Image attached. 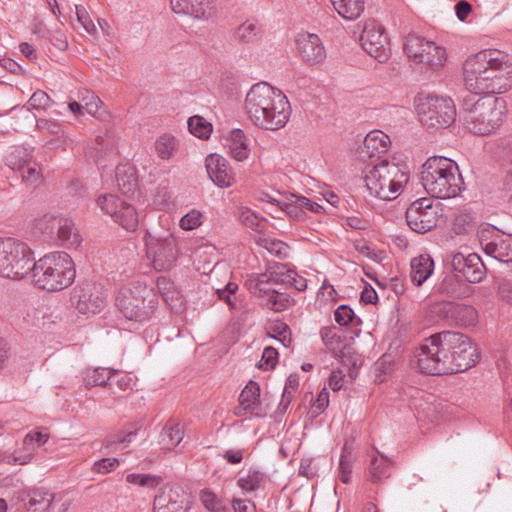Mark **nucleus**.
<instances>
[{
	"mask_svg": "<svg viewBox=\"0 0 512 512\" xmlns=\"http://www.w3.org/2000/svg\"><path fill=\"white\" fill-rule=\"evenodd\" d=\"M416 357L421 373L448 375L473 367L479 359V354L466 335L442 331L427 338Z\"/></svg>",
	"mask_w": 512,
	"mask_h": 512,
	"instance_id": "nucleus-1",
	"label": "nucleus"
},
{
	"mask_svg": "<svg viewBox=\"0 0 512 512\" xmlns=\"http://www.w3.org/2000/svg\"><path fill=\"white\" fill-rule=\"evenodd\" d=\"M466 88L473 94L494 95L510 89L509 56L497 49H485L464 63Z\"/></svg>",
	"mask_w": 512,
	"mask_h": 512,
	"instance_id": "nucleus-2",
	"label": "nucleus"
},
{
	"mask_svg": "<svg viewBox=\"0 0 512 512\" xmlns=\"http://www.w3.org/2000/svg\"><path fill=\"white\" fill-rule=\"evenodd\" d=\"M506 113L504 99L494 95L464 98L462 103L463 125L470 133L488 136L503 124Z\"/></svg>",
	"mask_w": 512,
	"mask_h": 512,
	"instance_id": "nucleus-3",
	"label": "nucleus"
},
{
	"mask_svg": "<svg viewBox=\"0 0 512 512\" xmlns=\"http://www.w3.org/2000/svg\"><path fill=\"white\" fill-rule=\"evenodd\" d=\"M420 179L425 191L437 199L457 197L464 184L457 163L443 156L429 157L421 167Z\"/></svg>",
	"mask_w": 512,
	"mask_h": 512,
	"instance_id": "nucleus-4",
	"label": "nucleus"
},
{
	"mask_svg": "<svg viewBox=\"0 0 512 512\" xmlns=\"http://www.w3.org/2000/svg\"><path fill=\"white\" fill-rule=\"evenodd\" d=\"M34 284L49 292L62 291L75 280L76 269L71 256L63 251H55L32 263Z\"/></svg>",
	"mask_w": 512,
	"mask_h": 512,
	"instance_id": "nucleus-5",
	"label": "nucleus"
},
{
	"mask_svg": "<svg viewBox=\"0 0 512 512\" xmlns=\"http://www.w3.org/2000/svg\"><path fill=\"white\" fill-rule=\"evenodd\" d=\"M409 170L403 163L381 160L365 169V184L372 195L382 200L396 199L409 182Z\"/></svg>",
	"mask_w": 512,
	"mask_h": 512,
	"instance_id": "nucleus-6",
	"label": "nucleus"
},
{
	"mask_svg": "<svg viewBox=\"0 0 512 512\" xmlns=\"http://www.w3.org/2000/svg\"><path fill=\"white\" fill-rule=\"evenodd\" d=\"M116 305L129 321L142 323L148 321L158 306L153 288L144 284H135L122 289L116 298Z\"/></svg>",
	"mask_w": 512,
	"mask_h": 512,
	"instance_id": "nucleus-7",
	"label": "nucleus"
},
{
	"mask_svg": "<svg viewBox=\"0 0 512 512\" xmlns=\"http://www.w3.org/2000/svg\"><path fill=\"white\" fill-rule=\"evenodd\" d=\"M33 261L34 253L27 243L14 237L0 238V276L21 280L31 272Z\"/></svg>",
	"mask_w": 512,
	"mask_h": 512,
	"instance_id": "nucleus-8",
	"label": "nucleus"
},
{
	"mask_svg": "<svg viewBox=\"0 0 512 512\" xmlns=\"http://www.w3.org/2000/svg\"><path fill=\"white\" fill-rule=\"evenodd\" d=\"M258 108L262 111V128L271 131L284 127L291 113L287 97L267 82H258Z\"/></svg>",
	"mask_w": 512,
	"mask_h": 512,
	"instance_id": "nucleus-9",
	"label": "nucleus"
},
{
	"mask_svg": "<svg viewBox=\"0 0 512 512\" xmlns=\"http://www.w3.org/2000/svg\"><path fill=\"white\" fill-rule=\"evenodd\" d=\"M33 227L45 238L68 249L77 248L82 242L74 221L62 214H43L34 219Z\"/></svg>",
	"mask_w": 512,
	"mask_h": 512,
	"instance_id": "nucleus-10",
	"label": "nucleus"
},
{
	"mask_svg": "<svg viewBox=\"0 0 512 512\" xmlns=\"http://www.w3.org/2000/svg\"><path fill=\"white\" fill-rule=\"evenodd\" d=\"M417 114L423 126L440 129L450 126L456 117L454 102L449 97L426 95L417 99Z\"/></svg>",
	"mask_w": 512,
	"mask_h": 512,
	"instance_id": "nucleus-11",
	"label": "nucleus"
},
{
	"mask_svg": "<svg viewBox=\"0 0 512 512\" xmlns=\"http://www.w3.org/2000/svg\"><path fill=\"white\" fill-rule=\"evenodd\" d=\"M403 49L411 62L431 70L440 69L447 61V52L443 46L416 33H409L404 38Z\"/></svg>",
	"mask_w": 512,
	"mask_h": 512,
	"instance_id": "nucleus-12",
	"label": "nucleus"
},
{
	"mask_svg": "<svg viewBox=\"0 0 512 512\" xmlns=\"http://www.w3.org/2000/svg\"><path fill=\"white\" fill-rule=\"evenodd\" d=\"M146 256L157 271H167L176 264L179 249L172 233H152L147 231L144 236Z\"/></svg>",
	"mask_w": 512,
	"mask_h": 512,
	"instance_id": "nucleus-13",
	"label": "nucleus"
},
{
	"mask_svg": "<svg viewBox=\"0 0 512 512\" xmlns=\"http://www.w3.org/2000/svg\"><path fill=\"white\" fill-rule=\"evenodd\" d=\"M71 303L84 315L99 313L106 304V296L100 285L85 281L76 285L72 291Z\"/></svg>",
	"mask_w": 512,
	"mask_h": 512,
	"instance_id": "nucleus-14",
	"label": "nucleus"
},
{
	"mask_svg": "<svg viewBox=\"0 0 512 512\" xmlns=\"http://www.w3.org/2000/svg\"><path fill=\"white\" fill-rule=\"evenodd\" d=\"M360 42L363 49L379 63L390 57V42L384 27L376 20H367L364 24Z\"/></svg>",
	"mask_w": 512,
	"mask_h": 512,
	"instance_id": "nucleus-15",
	"label": "nucleus"
},
{
	"mask_svg": "<svg viewBox=\"0 0 512 512\" xmlns=\"http://www.w3.org/2000/svg\"><path fill=\"white\" fill-rule=\"evenodd\" d=\"M406 222L411 230L423 234L437 226L439 208L429 198H420L406 210Z\"/></svg>",
	"mask_w": 512,
	"mask_h": 512,
	"instance_id": "nucleus-16",
	"label": "nucleus"
},
{
	"mask_svg": "<svg viewBox=\"0 0 512 512\" xmlns=\"http://www.w3.org/2000/svg\"><path fill=\"white\" fill-rule=\"evenodd\" d=\"M97 206L109 214L115 222L128 231H133L138 225V215L135 208L122 201L114 194H103L97 198Z\"/></svg>",
	"mask_w": 512,
	"mask_h": 512,
	"instance_id": "nucleus-17",
	"label": "nucleus"
},
{
	"mask_svg": "<svg viewBox=\"0 0 512 512\" xmlns=\"http://www.w3.org/2000/svg\"><path fill=\"white\" fill-rule=\"evenodd\" d=\"M295 41L297 52L307 65H318L326 59V50L318 35L301 32Z\"/></svg>",
	"mask_w": 512,
	"mask_h": 512,
	"instance_id": "nucleus-18",
	"label": "nucleus"
},
{
	"mask_svg": "<svg viewBox=\"0 0 512 512\" xmlns=\"http://www.w3.org/2000/svg\"><path fill=\"white\" fill-rule=\"evenodd\" d=\"M261 283H290L298 291H304L307 288L306 279L298 276L283 263L268 264L264 272L258 273V285Z\"/></svg>",
	"mask_w": 512,
	"mask_h": 512,
	"instance_id": "nucleus-19",
	"label": "nucleus"
},
{
	"mask_svg": "<svg viewBox=\"0 0 512 512\" xmlns=\"http://www.w3.org/2000/svg\"><path fill=\"white\" fill-rule=\"evenodd\" d=\"M186 500L187 495L181 486L166 485L154 497L153 510L154 512H187Z\"/></svg>",
	"mask_w": 512,
	"mask_h": 512,
	"instance_id": "nucleus-20",
	"label": "nucleus"
},
{
	"mask_svg": "<svg viewBox=\"0 0 512 512\" xmlns=\"http://www.w3.org/2000/svg\"><path fill=\"white\" fill-rule=\"evenodd\" d=\"M480 243L488 256L503 263L512 262V234L497 231L489 238L483 234Z\"/></svg>",
	"mask_w": 512,
	"mask_h": 512,
	"instance_id": "nucleus-21",
	"label": "nucleus"
},
{
	"mask_svg": "<svg viewBox=\"0 0 512 512\" xmlns=\"http://www.w3.org/2000/svg\"><path fill=\"white\" fill-rule=\"evenodd\" d=\"M205 167L210 180L219 188H228L234 182V172L228 160L220 154L211 153L205 158Z\"/></svg>",
	"mask_w": 512,
	"mask_h": 512,
	"instance_id": "nucleus-22",
	"label": "nucleus"
},
{
	"mask_svg": "<svg viewBox=\"0 0 512 512\" xmlns=\"http://www.w3.org/2000/svg\"><path fill=\"white\" fill-rule=\"evenodd\" d=\"M452 266L469 283H479L485 275L484 264L480 256L475 253H470L467 256L462 253L453 255Z\"/></svg>",
	"mask_w": 512,
	"mask_h": 512,
	"instance_id": "nucleus-23",
	"label": "nucleus"
},
{
	"mask_svg": "<svg viewBox=\"0 0 512 512\" xmlns=\"http://www.w3.org/2000/svg\"><path fill=\"white\" fill-rule=\"evenodd\" d=\"M390 144V138L380 130H373L367 133L360 146L359 155L362 159L380 157L386 153Z\"/></svg>",
	"mask_w": 512,
	"mask_h": 512,
	"instance_id": "nucleus-24",
	"label": "nucleus"
},
{
	"mask_svg": "<svg viewBox=\"0 0 512 512\" xmlns=\"http://www.w3.org/2000/svg\"><path fill=\"white\" fill-rule=\"evenodd\" d=\"M261 283L258 285V305L274 312H282L291 305V298L288 294L279 292L273 288H266Z\"/></svg>",
	"mask_w": 512,
	"mask_h": 512,
	"instance_id": "nucleus-25",
	"label": "nucleus"
},
{
	"mask_svg": "<svg viewBox=\"0 0 512 512\" xmlns=\"http://www.w3.org/2000/svg\"><path fill=\"white\" fill-rule=\"evenodd\" d=\"M170 4L175 13L190 15L198 20L207 19L212 12L211 0H170Z\"/></svg>",
	"mask_w": 512,
	"mask_h": 512,
	"instance_id": "nucleus-26",
	"label": "nucleus"
},
{
	"mask_svg": "<svg viewBox=\"0 0 512 512\" xmlns=\"http://www.w3.org/2000/svg\"><path fill=\"white\" fill-rule=\"evenodd\" d=\"M289 246L275 238L262 237L258 231V254H261L265 261V268L268 264L276 263L270 261L268 256L275 257L279 260L286 259L289 256Z\"/></svg>",
	"mask_w": 512,
	"mask_h": 512,
	"instance_id": "nucleus-27",
	"label": "nucleus"
},
{
	"mask_svg": "<svg viewBox=\"0 0 512 512\" xmlns=\"http://www.w3.org/2000/svg\"><path fill=\"white\" fill-rule=\"evenodd\" d=\"M225 147L230 156L236 161H244L249 157L250 148L245 133L239 129H233L225 139Z\"/></svg>",
	"mask_w": 512,
	"mask_h": 512,
	"instance_id": "nucleus-28",
	"label": "nucleus"
},
{
	"mask_svg": "<svg viewBox=\"0 0 512 512\" xmlns=\"http://www.w3.org/2000/svg\"><path fill=\"white\" fill-rule=\"evenodd\" d=\"M434 261L425 254L415 257L411 260L410 278L414 285H422L433 273Z\"/></svg>",
	"mask_w": 512,
	"mask_h": 512,
	"instance_id": "nucleus-29",
	"label": "nucleus"
},
{
	"mask_svg": "<svg viewBox=\"0 0 512 512\" xmlns=\"http://www.w3.org/2000/svg\"><path fill=\"white\" fill-rule=\"evenodd\" d=\"M115 178L119 190L123 194L133 193L137 188L135 168L129 164H119L115 169Z\"/></svg>",
	"mask_w": 512,
	"mask_h": 512,
	"instance_id": "nucleus-30",
	"label": "nucleus"
},
{
	"mask_svg": "<svg viewBox=\"0 0 512 512\" xmlns=\"http://www.w3.org/2000/svg\"><path fill=\"white\" fill-rule=\"evenodd\" d=\"M159 293L167 305L172 310L178 311L182 308L183 298L181 293L175 288L173 282L166 277H158L156 282Z\"/></svg>",
	"mask_w": 512,
	"mask_h": 512,
	"instance_id": "nucleus-31",
	"label": "nucleus"
},
{
	"mask_svg": "<svg viewBox=\"0 0 512 512\" xmlns=\"http://www.w3.org/2000/svg\"><path fill=\"white\" fill-rule=\"evenodd\" d=\"M391 475V462L385 456H373L368 468V479L373 483H381Z\"/></svg>",
	"mask_w": 512,
	"mask_h": 512,
	"instance_id": "nucleus-32",
	"label": "nucleus"
},
{
	"mask_svg": "<svg viewBox=\"0 0 512 512\" xmlns=\"http://www.w3.org/2000/svg\"><path fill=\"white\" fill-rule=\"evenodd\" d=\"M477 319L478 312L473 306L453 302L452 323L461 327H469L475 325Z\"/></svg>",
	"mask_w": 512,
	"mask_h": 512,
	"instance_id": "nucleus-33",
	"label": "nucleus"
},
{
	"mask_svg": "<svg viewBox=\"0 0 512 512\" xmlns=\"http://www.w3.org/2000/svg\"><path fill=\"white\" fill-rule=\"evenodd\" d=\"M256 406V382L250 380L241 391L239 405L235 408V415L242 416L247 413L253 414Z\"/></svg>",
	"mask_w": 512,
	"mask_h": 512,
	"instance_id": "nucleus-34",
	"label": "nucleus"
},
{
	"mask_svg": "<svg viewBox=\"0 0 512 512\" xmlns=\"http://www.w3.org/2000/svg\"><path fill=\"white\" fill-rule=\"evenodd\" d=\"M338 14L347 20L357 19L364 11L363 0H331Z\"/></svg>",
	"mask_w": 512,
	"mask_h": 512,
	"instance_id": "nucleus-35",
	"label": "nucleus"
},
{
	"mask_svg": "<svg viewBox=\"0 0 512 512\" xmlns=\"http://www.w3.org/2000/svg\"><path fill=\"white\" fill-rule=\"evenodd\" d=\"M32 155L31 152L25 147H14L6 156H5V165L9 167L11 170L19 172L20 170L25 169L28 165V162L31 160Z\"/></svg>",
	"mask_w": 512,
	"mask_h": 512,
	"instance_id": "nucleus-36",
	"label": "nucleus"
},
{
	"mask_svg": "<svg viewBox=\"0 0 512 512\" xmlns=\"http://www.w3.org/2000/svg\"><path fill=\"white\" fill-rule=\"evenodd\" d=\"M161 443L167 449H172L179 445L184 437L183 427L179 423H167L160 434Z\"/></svg>",
	"mask_w": 512,
	"mask_h": 512,
	"instance_id": "nucleus-37",
	"label": "nucleus"
},
{
	"mask_svg": "<svg viewBox=\"0 0 512 512\" xmlns=\"http://www.w3.org/2000/svg\"><path fill=\"white\" fill-rule=\"evenodd\" d=\"M113 375L112 370L107 368H87L83 372V381L85 386L90 388L93 386L107 385L108 380Z\"/></svg>",
	"mask_w": 512,
	"mask_h": 512,
	"instance_id": "nucleus-38",
	"label": "nucleus"
},
{
	"mask_svg": "<svg viewBox=\"0 0 512 512\" xmlns=\"http://www.w3.org/2000/svg\"><path fill=\"white\" fill-rule=\"evenodd\" d=\"M179 141L170 134H163L155 141V150L157 155L168 160L172 158L178 150Z\"/></svg>",
	"mask_w": 512,
	"mask_h": 512,
	"instance_id": "nucleus-39",
	"label": "nucleus"
},
{
	"mask_svg": "<svg viewBox=\"0 0 512 512\" xmlns=\"http://www.w3.org/2000/svg\"><path fill=\"white\" fill-rule=\"evenodd\" d=\"M187 123L189 132L200 139H208L213 131L212 124L199 115L191 116Z\"/></svg>",
	"mask_w": 512,
	"mask_h": 512,
	"instance_id": "nucleus-40",
	"label": "nucleus"
},
{
	"mask_svg": "<svg viewBox=\"0 0 512 512\" xmlns=\"http://www.w3.org/2000/svg\"><path fill=\"white\" fill-rule=\"evenodd\" d=\"M267 331L272 338L280 341L283 344V346H290L292 342L291 330L286 323L281 321L273 322L272 324L269 325Z\"/></svg>",
	"mask_w": 512,
	"mask_h": 512,
	"instance_id": "nucleus-41",
	"label": "nucleus"
},
{
	"mask_svg": "<svg viewBox=\"0 0 512 512\" xmlns=\"http://www.w3.org/2000/svg\"><path fill=\"white\" fill-rule=\"evenodd\" d=\"M22 182L28 186H37L42 181V172L38 164L33 162L32 159L28 162L25 169L20 170Z\"/></svg>",
	"mask_w": 512,
	"mask_h": 512,
	"instance_id": "nucleus-42",
	"label": "nucleus"
},
{
	"mask_svg": "<svg viewBox=\"0 0 512 512\" xmlns=\"http://www.w3.org/2000/svg\"><path fill=\"white\" fill-rule=\"evenodd\" d=\"M125 479L130 484L149 488L157 487L162 481V478L160 476L139 473H130L126 475Z\"/></svg>",
	"mask_w": 512,
	"mask_h": 512,
	"instance_id": "nucleus-43",
	"label": "nucleus"
},
{
	"mask_svg": "<svg viewBox=\"0 0 512 512\" xmlns=\"http://www.w3.org/2000/svg\"><path fill=\"white\" fill-rule=\"evenodd\" d=\"M54 500V494L44 490H34L29 495L28 505L30 507H39L41 510L48 509Z\"/></svg>",
	"mask_w": 512,
	"mask_h": 512,
	"instance_id": "nucleus-44",
	"label": "nucleus"
},
{
	"mask_svg": "<svg viewBox=\"0 0 512 512\" xmlns=\"http://www.w3.org/2000/svg\"><path fill=\"white\" fill-rule=\"evenodd\" d=\"M320 336L325 346L330 350H336L341 344V336L335 326L323 327L320 330Z\"/></svg>",
	"mask_w": 512,
	"mask_h": 512,
	"instance_id": "nucleus-45",
	"label": "nucleus"
},
{
	"mask_svg": "<svg viewBox=\"0 0 512 512\" xmlns=\"http://www.w3.org/2000/svg\"><path fill=\"white\" fill-rule=\"evenodd\" d=\"M235 40L239 43H252L256 37L255 24L252 21H246L241 24L235 31Z\"/></svg>",
	"mask_w": 512,
	"mask_h": 512,
	"instance_id": "nucleus-46",
	"label": "nucleus"
},
{
	"mask_svg": "<svg viewBox=\"0 0 512 512\" xmlns=\"http://www.w3.org/2000/svg\"><path fill=\"white\" fill-rule=\"evenodd\" d=\"M494 154L512 163V135L501 137L496 141Z\"/></svg>",
	"mask_w": 512,
	"mask_h": 512,
	"instance_id": "nucleus-47",
	"label": "nucleus"
},
{
	"mask_svg": "<svg viewBox=\"0 0 512 512\" xmlns=\"http://www.w3.org/2000/svg\"><path fill=\"white\" fill-rule=\"evenodd\" d=\"M278 351L267 346L264 348L260 361H258V369L271 370L274 369L278 363Z\"/></svg>",
	"mask_w": 512,
	"mask_h": 512,
	"instance_id": "nucleus-48",
	"label": "nucleus"
},
{
	"mask_svg": "<svg viewBox=\"0 0 512 512\" xmlns=\"http://www.w3.org/2000/svg\"><path fill=\"white\" fill-rule=\"evenodd\" d=\"M429 311L431 315L451 322L453 314V302L439 301L433 303L430 306Z\"/></svg>",
	"mask_w": 512,
	"mask_h": 512,
	"instance_id": "nucleus-49",
	"label": "nucleus"
},
{
	"mask_svg": "<svg viewBox=\"0 0 512 512\" xmlns=\"http://www.w3.org/2000/svg\"><path fill=\"white\" fill-rule=\"evenodd\" d=\"M238 290V285L234 282H228L225 287L216 289L218 299L226 302L231 309H236L237 304L233 295Z\"/></svg>",
	"mask_w": 512,
	"mask_h": 512,
	"instance_id": "nucleus-50",
	"label": "nucleus"
},
{
	"mask_svg": "<svg viewBox=\"0 0 512 512\" xmlns=\"http://www.w3.org/2000/svg\"><path fill=\"white\" fill-rule=\"evenodd\" d=\"M36 128L42 134L58 135L62 133V124L56 120L45 118L36 119Z\"/></svg>",
	"mask_w": 512,
	"mask_h": 512,
	"instance_id": "nucleus-51",
	"label": "nucleus"
},
{
	"mask_svg": "<svg viewBox=\"0 0 512 512\" xmlns=\"http://www.w3.org/2000/svg\"><path fill=\"white\" fill-rule=\"evenodd\" d=\"M75 9L77 21L83 27L85 32H87L90 35H95L97 33V28L85 7L82 5H76Z\"/></svg>",
	"mask_w": 512,
	"mask_h": 512,
	"instance_id": "nucleus-52",
	"label": "nucleus"
},
{
	"mask_svg": "<svg viewBox=\"0 0 512 512\" xmlns=\"http://www.w3.org/2000/svg\"><path fill=\"white\" fill-rule=\"evenodd\" d=\"M329 405V392L326 387L318 393L317 398L312 403L310 413L313 418L318 417L322 414Z\"/></svg>",
	"mask_w": 512,
	"mask_h": 512,
	"instance_id": "nucleus-53",
	"label": "nucleus"
},
{
	"mask_svg": "<svg viewBox=\"0 0 512 512\" xmlns=\"http://www.w3.org/2000/svg\"><path fill=\"white\" fill-rule=\"evenodd\" d=\"M50 102L51 98L46 92L37 90L32 94L26 106H28L29 109L46 110L50 107Z\"/></svg>",
	"mask_w": 512,
	"mask_h": 512,
	"instance_id": "nucleus-54",
	"label": "nucleus"
},
{
	"mask_svg": "<svg viewBox=\"0 0 512 512\" xmlns=\"http://www.w3.org/2000/svg\"><path fill=\"white\" fill-rule=\"evenodd\" d=\"M202 218V213L193 209L180 219L179 225L184 230H193L202 224Z\"/></svg>",
	"mask_w": 512,
	"mask_h": 512,
	"instance_id": "nucleus-55",
	"label": "nucleus"
},
{
	"mask_svg": "<svg viewBox=\"0 0 512 512\" xmlns=\"http://www.w3.org/2000/svg\"><path fill=\"white\" fill-rule=\"evenodd\" d=\"M352 474V460L351 456L346 453V448L343 449V453L340 457L339 462V479L342 483L347 484L351 480Z\"/></svg>",
	"mask_w": 512,
	"mask_h": 512,
	"instance_id": "nucleus-56",
	"label": "nucleus"
},
{
	"mask_svg": "<svg viewBox=\"0 0 512 512\" xmlns=\"http://www.w3.org/2000/svg\"><path fill=\"white\" fill-rule=\"evenodd\" d=\"M49 439V434L42 431L29 432L23 439V445L27 450H33L35 445L40 447Z\"/></svg>",
	"mask_w": 512,
	"mask_h": 512,
	"instance_id": "nucleus-57",
	"label": "nucleus"
},
{
	"mask_svg": "<svg viewBox=\"0 0 512 512\" xmlns=\"http://www.w3.org/2000/svg\"><path fill=\"white\" fill-rule=\"evenodd\" d=\"M354 315V311L348 305H340L334 312L335 321L341 326L351 323Z\"/></svg>",
	"mask_w": 512,
	"mask_h": 512,
	"instance_id": "nucleus-58",
	"label": "nucleus"
},
{
	"mask_svg": "<svg viewBox=\"0 0 512 512\" xmlns=\"http://www.w3.org/2000/svg\"><path fill=\"white\" fill-rule=\"evenodd\" d=\"M119 465L117 458H102L95 461L93 464V470L100 474H107L114 470Z\"/></svg>",
	"mask_w": 512,
	"mask_h": 512,
	"instance_id": "nucleus-59",
	"label": "nucleus"
},
{
	"mask_svg": "<svg viewBox=\"0 0 512 512\" xmlns=\"http://www.w3.org/2000/svg\"><path fill=\"white\" fill-rule=\"evenodd\" d=\"M295 203L300 206V210L303 211V213L305 211L314 213H321L323 211V207L320 204L301 195L295 196Z\"/></svg>",
	"mask_w": 512,
	"mask_h": 512,
	"instance_id": "nucleus-60",
	"label": "nucleus"
},
{
	"mask_svg": "<svg viewBox=\"0 0 512 512\" xmlns=\"http://www.w3.org/2000/svg\"><path fill=\"white\" fill-rule=\"evenodd\" d=\"M239 220L244 226L256 231V214L252 209L248 207L240 208Z\"/></svg>",
	"mask_w": 512,
	"mask_h": 512,
	"instance_id": "nucleus-61",
	"label": "nucleus"
},
{
	"mask_svg": "<svg viewBox=\"0 0 512 512\" xmlns=\"http://www.w3.org/2000/svg\"><path fill=\"white\" fill-rule=\"evenodd\" d=\"M49 40L51 44L60 51H64L68 47L66 34L60 29L51 31L49 35Z\"/></svg>",
	"mask_w": 512,
	"mask_h": 512,
	"instance_id": "nucleus-62",
	"label": "nucleus"
},
{
	"mask_svg": "<svg viewBox=\"0 0 512 512\" xmlns=\"http://www.w3.org/2000/svg\"><path fill=\"white\" fill-rule=\"evenodd\" d=\"M274 202L258 205V208H261L264 212L271 215L273 218H282V207L283 202L280 199H273Z\"/></svg>",
	"mask_w": 512,
	"mask_h": 512,
	"instance_id": "nucleus-63",
	"label": "nucleus"
},
{
	"mask_svg": "<svg viewBox=\"0 0 512 512\" xmlns=\"http://www.w3.org/2000/svg\"><path fill=\"white\" fill-rule=\"evenodd\" d=\"M238 486L244 492L254 491L256 489V470L250 469L246 477H240Z\"/></svg>",
	"mask_w": 512,
	"mask_h": 512,
	"instance_id": "nucleus-64",
	"label": "nucleus"
}]
</instances>
